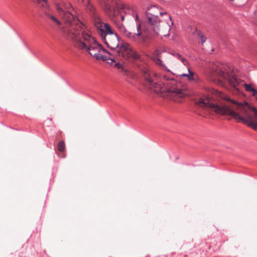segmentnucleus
I'll return each mask as SVG.
<instances>
[{
  "instance_id": "obj_1",
  "label": "nucleus",
  "mask_w": 257,
  "mask_h": 257,
  "mask_svg": "<svg viewBox=\"0 0 257 257\" xmlns=\"http://www.w3.org/2000/svg\"><path fill=\"white\" fill-rule=\"evenodd\" d=\"M224 99L231 101V105H218L212 103L209 98L206 96L196 100L195 103L200 107L210 108L219 114L232 116L238 121H241L248 127L257 131V109L255 107L246 102L238 103L227 96Z\"/></svg>"
},
{
  "instance_id": "obj_2",
  "label": "nucleus",
  "mask_w": 257,
  "mask_h": 257,
  "mask_svg": "<svg viewBox=\"0 0 257 257\" xmlns=\"http://www.w3.org/2000/svg\"><path fill=\"white\" fill-rule=\"evenodd\" d=\"M159 14L161 16L165 15L168 20L173 24L170 16L167 13L159 12V8L156 6L151 7L147 12L146 20L143 23H139L137 26V35L142 37L143 42L159 35L164 37L169 36L170 24L168 22L166 23L160 21L158 18Z\"/></svg>"
},
{
  "instance_id": "obj_3",
  "label": "nucleus",
  "mask_w": 257,
  "mask_h": 257,
  "mask_svg": "<svg viewBox=\"0 0 257 257\" xmlns=\"http://www.w3.org/2000/svg\"><path fill=\"white\" fill-rule=\"evenodd\" d=\"M139 69L144 78V85L149 89L156 92H168L175 94L176 96L180 97L187 94L185 90L177 87L176 81L173 79L166 80L162 83L158 82L156 75L150 71L146 64H141L139 66Z\"/></svg>"
},
{
  "instance_id": "obj_4",
  "label": "nucleus",
  "mask_w": 257,
  "mask_h": 257,
  "mask_svg": "<svg viewBox=\"0 0 257 257\" xmlns=\"http://www.w3.org/2000/svg\"><path fill=\"white\" fill-rule=\"evenodd\" d=\"M102 40L111 50V56L113 58L110 59L112 61L122 60V58L125 60H137L140 58V55L133 50L128 44H119V37L116 33L108 35Z\"/></svg>"
},
{
  "instance_id": "obj_5",
  "label": "nucleus",
  "mask_w": 257,
  "mask_h": 257,
  "mask_svg": "<svg viewBox=\"0 0 257 257\" xmlns=\"http://www.w3.org/2000/svg\"><path fill=\"white\" fill-rule=\"evenodd\" d=\"M64 23L65 26L61 30L62 35L70 40L74 47L79 49L83 46L84 35H89L86 32L84 26L75 16L70 21Z\"/></svg>"
},
{
  "instance_id": "obj_6",
  "label": "nucleus",
  "mask_w": 257,
  "mask_h": 257,
  "mask_svg": "<svg viewBox=\"0 0 257 257\" xmlns=\"http://www.w3.org/2000/svg\"><path fill=\"white\" fill-rule=\"evenodd\" d=\"M208 71L211 76H219L226 80L230 85L231 91L234 94L239 92L243 87H244L246 91L252 92V93L256 90L251 87V85L247 84L244 83L243 81L231 75L228 72H225L222 68L221 64L210 63L208 66Z\"/></svg>"
},
{
  "instance_id": "obj_7",
  "label": "nucleus",
  "mask_w": 257,
  "mask_h": 257,
  "mask_svg": "<svg viewBox=\"0 0 257 257\" xmlns=\"http://www.w3.org/2000/svg\"><path fill=\"white\" fill-rule=\"evenodd\" d=\"M83 46L80 47L79 49L86 50L96 59H101L103 61H106L110 59V57L105 55L107 54L109 56L112 55V53L106 51L103 46L99 44L90 35H84Z\"/></svg>"
},
{
  "instance_id": "obj_8",
  "label": "nucleus",
  "mask_w": 257,
  "mask_h": 257,
  "mask_svg": "<svg viewBox=\"0 0 257 257\" xmlns=\"http://www.w3.org/2000/svg\"><path fill=\"white\" fill-rule=\"evenodd\" d=\"M92 14V16L93 18V23L96 28L98 31V33L101 37L102 39L106 37L107 35H111L112 34L116 33L113 29L108 24L102 22L99 15L95 11V9L91 6Z\"/></svg>"
},
{
  "instance_id": "obj_9",
  "label": "nucleus",
  "mask_w": 257,
  "mask_h": 257,
  "mask_svg": "<svg viewBox=\"0 0 257 257\" xmlns=\"http://www.w3.org/2000/svg\"><path fill=\"white\" fill-rule=\"evenodd\" d=\"M161 52L158 49L154 51V55L156 56L153 58L154 62L158 65L162 69L165 70L168 72H170V70L168 68L169 67L171 69L177 66V64L175 62L174 59L173 57L169 56L165 58L164 62L162 61L158 57H159Z\"/></svg>"
},
{
  "instance_id": "obj_10",
  "label": "nucleus",
  "mask_w": 257,
  "mask_h": 257,
  "mask_svg": "<svg viewBox=\"0 0 257 257\" xmlns=\"http://www.w3.org/2000/svg\"><path fill=\"white\" fill-rule=\"evenodd\" d=\"M55 3L57 11L64 22L70 21L73 18L74 16L68 11L70 8L69 4L65 3L62 0H56Z\"/></svg>"
},
{
  "instance_id": "obj_11",
  "label": "nucleus",
  "mask_w": 257,
  "mask_h": 257,
  "mask_svg": "<svg viewBox=\"0 0 257 257\" xmlns=\"http://www.w3.org/2000/svg\"><path fill=\"white\" fill-rule=\"evenodd\" d=\"M116 27L119 31V32L123 36L125 37L131 39L133 40H135L136 39V36H138V35H137V33H135L134 34H133L131 32H128L127 29L125 28V27L124 26V25L121 23H117L116 24ZM139 37H140L141 38V41L142 42H144L142 41V38L141 36H139Z\"/></svg>"
},
{
  "instance_id": "obj_12",
  "label": "nucleus",
  "mask_w": 257,
  "mask_h": 257,
  "mask_svg": "<svg viewBox=\"0 0 257 257\" xmlns=\"http://www.w3.org/2000/svg\"><path fill=\"white\" fill-rule=\"evenodd\" d=\"M116 7L117 9H120L121 11H123L124 13H126V11L129 10V8L127 7V6L126 5H125L121 2L117 3L116 4ZM121 13H122V11H121L120 12L121 20L122 21H124V16L122 15Z\"/></svg>"
},
{
  "instance_id": "obj_13",
  "label": "nucleus",
  "mask_w": 257,
  "mask_h": 257,
  "mask_svg": "<svg viewBox=\"0 0 257 257\" xmlns=\"http://www.w3.org/2000/svg\"><path fill=\"white\" fill-rule=\"evenodd\" d=\"M34 2L37 3L38 6L45 11L48 7L47 0H33Z\"/></svg>"
},
{
  "instance_id": "obj_14",
  "label": "nucleus",
  "mask_w": 257,
  "mask_h": 257,
  "mask_svg": "<svg viewBox=\"0 0 257 257\" xmlns=\"http://www.w3.org/2000/svg\"><path fill=\"white\" fill-rule=\"evenodd\" d=\"M187 69H188V73H182L180 74V75L182 77H186L188 79L190 80H194V76L195 75L194 73L192 72L190 68L187 66Z\"/></svg>"
},
{
  "instance_id": "obj_15",
  "label": "nucleus",
  "mask_w": 257,
  "mask_h": 257,
  "mask_svg": "<svg viewBox=\"0 0 257 257\" xmlns=\"http://www.w3.org/2000/svg\"><path fill=\"white\" fill-rule=\"evenodd\" d=\"M174 56L175 57H176L177 59L180 60L181 61V62H182V63L185 66H187L188 65V62L187 60L184 57H182L180 54L177 53L175 55H174Z\"/></svg>"
},
{
  "instance_id": "obj_16",
  "label": "nucleus",
  "mask_w": 257,
  "mask_h": 257,
  "mask_svg": "<svg viewBox=\"0 0 257 257\" xmlns=\"http://www.w3.org/2000/svg\"><path fill=\"white\" fill-rule=\"evenodd\" d=\"M57 150L60 152H63L65 150V144L64 141L59 142L57 145Z\"/></svg>"
},
{
  "instance_id": "obj_17",
  "label": "nucleus",
  "mask_w": 257,
  "mask_h": 257,
  "mask_svg": "<svg viewBox=\"0 0 257 257\" xmlns=\"http://www.w3.org/2000/svg\"><path fill=\"white\" fill-rule=\"evenodd\" d=\"M196 34L199 37H200V38L201 42L202 44H203V43H204L205 42L206 38L203 35H202V33H201L200 31L197 30L196 31Z\"/></svg>"
},
{
  "instance_id": "obj_18",
  "label": "nucleus",
  "mask_w": 257,
  "mask_h": 257,
  "mask_svg": "<svg viewBox=\"0 0 257 257\" xmlns=\"http://www.w3.org/2000/svg\"><path fill=\"white\" fill-rule=\"evenodd\" d=\"M48 17L49 18H50L52 20H53L54 22H55L56 23H57L58 24H59V25L60 24V22L57 18H56L55 17H54L53 16L51 15H48Z\"/></svg>"
},
{
  "instance_id": "obj_19",
  "label": "nucleus",
  "mask_w": 257,
  "mask_h": 257,
  "mask_svg": "<svg viewBox=\"0 0 257 257\" xmlns=\"http://www.w3.org/2000/svg\"><path fill=\"white\" fill-rule=\"evenodd\" d=\"M113 9L114 8L112 6H109V5L106 4V9L108 10L110 13H111Z\"/></svg>"
},
{
  "instance_id": "obj_20",
  "label": "nucleus",
  "mask_w": 257,
  "mask_h": 257,
  "mask_svg": "<svg viewBox=\"0 0 257 257\" xmlns=\"http://www.w3.org/2000/svg\"><path fill=\"white\" fill-rule=\"evenodd\" d=\"M252 95L255 97L256 100H257V90H256L253 93H252Z\"/></svg>"
},
{
  "instance_id": "obj_21",
  "label": "nucleus",
  "mask_w": 257,
  "mask_h": 257,
  "mask_svg": "<svg viewBox=\"0 0 257 257\" xmlns=\"http://www.w3.org/2000/svg\"><path fill=\"white\" fill-rule=\"evenodd\" d=\"M121 64L120 63H117L115 64V66L118 67V68H120V67L121 66Z\"/></svg>"
},
{
  "instance_id": "obj_22",
  "label": "nucleus",
  "mask_w": 257,
  "mask_h": 257,
  "mask_svg": "<svg viewBox=\"0 0 257 257\" xmlns=\"http://www.w3.org/2000/svg\"><path fill=\"white\" fill-rule=\"evenodd\" d=\"M136 20H138V14H136Z\"/></svg>"
}]
</instances>
